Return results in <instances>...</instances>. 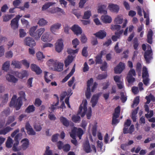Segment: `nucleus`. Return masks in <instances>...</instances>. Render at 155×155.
Here are the masks:
<instances>
[{"label":"nucleus","mask_w":155,"mask_h":155,"mask_svg":"<svg viewBox=\"0 0 155 155\" xmlns=\"http://www.w3.org/2000/svg\"><path fill=\"white\" fill-rule=\"evenodd\" d=\"M87 100L85 99L82 101V104L80 106L77 115H74L72 117V120L74 122L78 123L80 121L81 118L79 115H81L82 117L84 116L87 110Z\"/></svg>","instance_id":"obj_1"},{"label":"nucleus","mask_w":155,"mask_h":155,"mask_svg":"<svg viewBox=\"0 0 155 155\" xmlns=\"http://www.w3.org/2000/svg\"><path fill=\"white\" fill-rule=\"evenodd\" d=\"M37 26H33L31 28L29 31L30 35L33 37L36 40H38L41 35L45 31V29L41 28L35 31L37 28Z\"/></svg>","instance_id":"obj_2"},{"label":"nucleus","mask_w":155,"mask_h":155,"mask_svg":"<svg viewBox=\"0 0 155 155\" xmlns=\"http://www.w3.org/2000/svg\"><path fill=\"white\" fill-rule=\"evenodd\" d=\"M147 50L146 51L144 54V58L147 63H149L150 61L153 58V52L150 46L148 45Z\"/></svg>","instance_id":"obj_3"},{"label":"nucleus","mask_w":155,"mask_h":155,"mask_svg":"<svg viewBox=\"0 0 155 155\" xmlns=\"http://www.w3.org/2000/svg\"><path fill=\"white\" fill-rule=\"evenodd\" d=\"M20 97L17 99L18 105L16 108V110H19L22 104V101H26L27 99L25 98V93L23 91H21L19 92Z\"/></svg>","instance_id":"obj_4"},{"label":"nucleus","mask_w":155,"mask_h":155,"mask_svg":"<svg viewBox=\"0 0 155 155\" xmlns=\"http://www.w3.org/2000/svg\"><path fill=\"white\" fill-rule=\"evenodd\" d=\"M22 15H17L16 17L13 19L11 21V25L12 28L13 29H15L18 28V22Z\"/></svg>","instance_id":"obj_5"},{"label":"nucleus","mask_w":155,"mask_h":155,"mask_svg":"<svg viewBox=\"0 0 155 155\" xmlns=\"http://www.w3.org/2000/svg\"><path fill=\"white\" fill-rule=\"evenodd\" d=\"M20 131L19 129L18 128L12 133L11 134V136L12 137H14L15 136L14 140L15 141H18L19 140L21 139L22 136V134L21 133H19L17 134Z\"/></svg>","instance_id":"obj_6"},{"label":"nucleus","mask_w":155,"mask_h":155,"mask_svg":"<svg viewBox=\"0 0 155 155\" xmlns=\"http://www.w3.org/2000/svg\"><path fill=\"white\" fill-rule=\"evenodd\" d=\"M24 42L26 45L28 46L31 48L35 46L36 45L35 41L31 37H26L24 40Z\"/></svg>","instance_id":"obj_7"},{"label":"nucleus","mask_w":155,"mask_h":155,"mask_svg":"<svg viewBox=\"0 0 155 155\" xmlns=\"http://www.w3.org/2000/svg\"><path fill=\"white\" fill-rule=\"evenodd\" d=\"M125 64L122 62H120L114 68L115 73L117 74H120L124 68Z\"/></svg>","instance_id":"obj_8"},{"label":"nucleus","mask_w":155,"mask_h":155,"mask_svg":"<svg viewBox=\"0 0 155 155\" xmlns=\"http://www.w3.org/2000/svg\"><path fill=\"white\" fill-rule=\"evenodd\" d=\"M63 41L62 39L58 40L55 45V50L58 52H60L63 49Z\"/></svg>","instance_id":"obj_9"},{"label":"nucleus","mask_w":155,"mask_h":155,"mask_svg":"<svg viewBox=\"0 0 155 155\" xmlns=\"http://www.w3.org/2000/svg\"><path fill=\"white\" fill-rule=\"evenodd\" d=\"M71 29L74 32V34L77 35L81 34L82 33V30L81 28L77 25H74Z\"/></svg>","instance_id":"obj_10"},{"label":"nucleus","mask_w":155,"mask_h":155,"mask_svg":"<svg viewBox=\"0 0 155 155\" xmlns=\"http://www.w3.org/2000/svg\"><path fill=\"white\" fill-rule=\"evenodd\" d=\"M41 40L45 42H50L52 40V37L48 33H44L42 36Z\"/></svg>","instance_id":"obj_11"},{"label":"nucleus","mask_w":155,"mask_h":155,"mask_svg":"<svg viewBox=\"0 0 155 155\" xmlns=\"http://www.w3.org/2000/svg\"><path fill=\"white\" fill-rule=\"evenodd\" d=\"M94 35L98 38L103 39L106 37L107 33L104 30H101Z\"/></svg>","instance_id":"obj_12"},{"label":"nucleus","mask_w":155,"mask_h":155,"mask_svg":"<svg viewBox=\"0 0 155 155\" xmlns=\"http://www.w3.org/2000/svg\"><path fill=\"white\" fill-rule=\"evenodd\" d=\"M145 110L147 112V113L145 114V117L147 118H150L153 115V110L149 111V107L148 105L145 104L144 105Z\"/></svg>","instance_id":"obj_13"},{"label":"nucleus","mask_w":155,"mask_h":155,"mask_svg":"<svg viewBox=\"0 0 155 155\" xmlns=\"http://www.w3.org/2000/svg\"><path fill=\"white\" fill-rule=\"evenodd\" d=\"M31 70L35 71L38 75H39L42 73V71L41 68L35 64H31Z\"/></svg>","instance_id":"obj_14"},{"label":"nucleus","mask_w":155,"mask_h":155,"mask_svg":"<svg viewBox=\"0 0 155 155\" xmlns=\"http://www.w3.org/2000/svg\"><path fill=\"white\" fill-rule=\"evenodd\" d=\"M99 97V94H95L93 95L91 100V102L92 103V107H94L97 104Z\"/></svg>","instance_id":"obj_15"},{"label":"nucleus","mask_w":155,"mask_h":155,"mask_svg":"<svg viewBox=\"0 0 155 155\" xmlns=\"http://www.w3.org/2000/svg\"><path fill=\"white\" fill-rule=\"evenodd\" d=\"M17 96L16 95H14L12 97L10 103L9 104V106L10 107H15L16 110L18 105V102L17 100L16 101Z\"/></svg>","instance_id":"obj_16"},{"label":"nucleus","mask_w":155,"mask_h":155,"mask_svg":"<svg viewBox=\"0 0 155 155\" xmlns=\"http://www.w3.org/2000/svg\"><path fill=\"white\" fill-rule=\"evenodd\" d=\"M108 8L112 12H118L119 10V7L117 5L114 4H109Z\"/></svg>","instance_id":"obj_17"},{"label":"nucleus","mask_w":155,"mask_h":155,"mask_svg":"<svg viewBox=\"0 0 155 155\" xmlns=\"http://www.w3.org/2000/svg\"><path fill=\"white\" fill-rule=\"evenodd\" d=\"M6 79L9 82L15 83L18 81L17 78H15L14 76L9 74H8L6 76Z\"/></svg>","instance_id":"obj_18"},{"label":"nucleus","mask_w":155,"mask_h":155,"mask_svg":"<svg viewBox=\"0 0 155 155\" xmlns=\"http://www.w3.org/2000/svg\"><path fill=\"white\" fill-rule=\"evenodd\" d=\"M107 5H101L98 6L97 11L98 13L101 14H106L107 12L106 9Z\"/></svg>","instance_id":"obj_19"},{"label":"nucleus","mask_w":155,"mask_h":155,"mask_svg":"<svg viewBox=\"0 0 155 155\" xmlns=\"http://www.w3.org/2000/svg\"><path fill=\"white\" fill-rule=\"evenodd\" d=\"M83 149L84 151L87 153H90L91 151L89 142L88 140H86L84 143Z\"/></svg>","instance_id":"obj_20"},{"label":"nucleus","mask_w":155,"mask_h":155,"mask_svg":"<svg viewBox=\"0 0 155 155\" xmlns=\"http://www.w3.org/2000/svg\"><path fill=\"white\" fill-rule=\"evenodd\" d=\"M21 142L22 143L21 145L22 149L23 150H25L29 146V141L28 140L27 138H25L22 140Z\"/></svg>","instance_id":"obj_21"},{"label":"nucleus","mask_w":155,"mask_h":155,"mask_svg":"<svg viewBox=\"0 0 155 155\" xmlns=\"http://www.w3.org/2000/svg\"><path fill=\"white\" fill-rule=\"evenodd\" d=\"M74 59V57L72 56L68 55L65 59L64 61L66 67H68Z\"/></svg>","instance_id":"obj_22"},{"label":"nucleus","mask_w":155,"mask_h":155,"mask_svg":"<svg viewBox=\"0 0 155 155\" xmlns=\"http://www.w3.org/2000/svg\"><path fill=\"white\" fill-rule=\"evenodd\" d=\"M63 64L60 63L58 61L56 63V64L53 66L54 68L55 71H61L63 70Z\"/></svg>","instance_id":"obj_23"},{"label":"nucleus","mask_w":155,"mask_h":155,"mask_svg":"<svg viewBox=\"0 0 155 155\" xmlns=\"http://www.w3.org/2000/svg\"><path fill=\"white\" fill-rule=\"evenodd\" d=\"M61 26V23H57L51 26L50 28V30L51 32L54 33L56 30L59 29Z\"/></svg>","instance_id":"obj_24"},{"label":"nucleus","mask_w":155,"mask_h":155,"mask_svg":"<svg viewBox=\"0 0 155 155\" xmlns=\"http://www.w3.org/2000/svg\"><path fill=\"white\" fill-rule=\"evenodd\" d=\"M60 121L62 124L66 127H68L69 125V120L67 119L62 116L60 117Z\"/></svg>","instance_id":"obj_25"},{"label":"nucleus","mask_w":155,"mask_h":155,"mask_svg":"<svg viewBox=\"0 0 155 155\" xmlns=\"http://www.w3.org/2000/svg\"><path fill=\"white\" fill-rule=\"evenodd\" d=\"M13 128L9 126H8L3 129L0 130V135H5L7 133L12 130Z\"/></svg>","instance_id":"obj_26"},{"label":"nucleus","mask_w":155,"mask_h":155,"mask_svg":"<svg viewBox=\"0 0 155 155\" xmlns=\"http://www.w3.org/2000/svg\"><path fill=\"white\" fill-rule=\"evenodd\" d=\"M101 19L103 21L106 23H110L112 21L111 18L108 15L102 16Z\"/></svg>","instance_id":"obj_27"},{"label":"nucleus","mask_w":155,"mask_h":155,"mask_svg":"<svg viewBox=\"0 0 155 155\" xmlns=\"http://www.w3.org/2000/svg\"><path fill=\"white\" fill-rule=\"evenodd\" d=\"M145 99L147 100V101L145 103L146 104H149L150 101L153 102H155V97L152 94H150L148 96H147L145 97Z\"/></svg>","instance_id":"obj_28"},{"label":"nucleus","mask_w":155,"mask_h":155,"mask_svg":"<svg viewBox=\"0 0 155 155\" xmlns=\"http://www.w3.org/2000/svg\"><path fill=\"white\" fill-rule=\"evenodd\" d=\"M152 35L153 31L151 30H150L147 34V42L150 44L152 43Z\"/></svg>","instance_id":"obj_29"},{"label":"nucleus","mask_w":155,"mask_h":155,"mask_svg":"<svg viewBox=\"0 0 155 155\" xmlns=\"http://www.w3.org/2000/svg\"><path fill=\"white\" fill-rule=\"evenodd\" d=\"M139 107H137L135 109L133 110L132 113L131 118L133 121L135 122L136 121V114L137 113L139 110Z\"/></svg>","instance_id":"obj_30"},{"label":"nucleus","mask_w":155,"mask_h":155,"mask_svg":"<svg viewBox=\"0 0 155 155\" xmlns=\"http://www.w3.org/2000/svg\"><path fill=\"white\" fill-rule=\"evenodd\" d=\"M35 110V107L33 105H30L26 108L25 110V112L28 113L34 112Z\"/></svg>","instance_id":"obj_31"},{"label":"nucleus","mask_w":155,"mask_h":155,"mask_svg":"<svg viewBox=\"0 0 155 155\" xmlns=\"http://www.w3.org/2000/svg\"><path fill=\"white\" fill-rule=\"evenodd\" d=\"M44 77L45 81L47 83H48L51 81V80L49 79V78L50 79H52L53 78V75L51 74L49 76V77H48V72L46 71L44 72Z\"/></svg>","instance_id":"obj_32"},{"label":"nucleus","mask_w":155,"mask_h":155,"mask_svg":"<svg viewBox=\"0 0 155 155\" xmlns=\"http://www.w3.org/2000/svg\"><path fill=\"white\" fill-rule=\"evenodd\" d=\"M11 65L14 66L15 68L20 69L21 68V64L20 61L16 60H13L12 61Z\"/></svg>","instance_id":"obj_33"},{"label":"nucleus","mask_w":155,"mask_h":155,"mask_svg":"<svg viewBox=\"0 0 155 155\" xmlns=\"http://www.w3.org/2000/svg\"><path fill=\"white\" fill-rule=\"evenodd\" d=\"M15 120V117L14 115L9 116L5 123V125L7 126L12 123Z\"/></svg>","instance_id":"obj_34"},{"label":"nucleus","mask_w":155,"mask_h":155,"mask_svg":"<svg viewBox=\"0 0 155 155\" xmlns=\"http://www.w3.org/2000/svg\"><path fill=\"white\" fill-rule=\"evenodd\" d=\"M13 141L12 139L10 137H8L5 143L6 147L8 148H10L12 146Z\"/></svg>","instance_id":"obj_35"},{"label":"nucleus","mask_w":155,"mask_h":155,"mask_svg":"<svg viewBox=\"0 0 155 155\" xmlns=\"http://www.w3.org/2000/svg\"><path fill=\"white\" fill-rule=\"evenodd\" d=\"M10 62L9 61H7L3 64L2 69L5 71H7L9 68Z\"/></svg>","instance_id":"obj_36"},{"label":"nucleus","mask_w":155,"mask_h":155,"mask_svg":"<svg viewBox=\"0 0 155 155\" xmlns=\"http://www.w3.org/2000/svg\"><path fill=\"white\" fill-rule=\"evenodd\" d=\"M50 12L51 13H52L58 12H60L62 14H64V12L63 9L58 7L53 8L50 11Z\"/></svg>","instance_id":"obj_37"},{"label":"nucleus","mask_w":155,"mask_h":155,"mask_svg":"<svg viewBox=\"0 0 155 155\" xmlns=\"http://www.w3.org/2000/svg\"><path fill=\"white\" fill-rule=\"evenodd\" d=\"M140 101L139 97L137 96L135 98L133 102V104L131 105L132 108L136 107L139 104Z\"/></svg>","instance_id":"obj_38"},{"label":"nucleus","mask_w":155,"mask_h":155,"mask_svg":"<svg viewBox=\"0 0 155 155\" xmlns=\"http://www.w3.org/2000/svg\"><path fill=\"white\" fill-rule=\"evenodd\" d=\"M18 77L21 79H23L24 77H27L28 75L27 71H23L21 73L18 72Z\"/></svg>","instance_id":"obj_39"},{"label":"nucleus","mask_w":155,"mask_h":155,"mask_svg":"<svg viewBox=\"0 0 155 155\" xmlns=\"http://www.w3.org/2000/svg\"><path fill=\"white\" fill-rule=\"evenodd\" d=\"M149 75L148 73V71L147 70V69L145 67H144L143 68V71H142V77L144 78V77H149Z\"/></svg>","instance_id":"obj_40"},{"label":"nucleus","mask_w":155,"mask_h":155,"mask_svg":"<svg viewBox=\"0 0 155 155\" xmlns=\"http://www.w3.org/2000/svg\"><path fill=\"white\" fill-rule=\"evenodd\" d=\"M54 96L57 97L58 100L57 102L55 104H52L51 107L49 108L50 109H51V113L54 112V110L56 109V107H55V106H57L59 104V101L58 97L57 95L56 94H54Z\"/></svg>","instance_id":"obj_41"},{"label":"nucleus","mask_w":155,"mask_h":155,"mask_svg":"<svg viewBox=\"0 0 155 155\" xmlns=\"http://www.w3.org/2000/svg\"><path fill=\"white\" fill-rule=\"evenodd\" d=\"M10 114V109L9 107L6 108L1 113V115L3 116H7Z\"/></svg>","instance_id":"obj_42"},{"label":"nucleus","mask_w":155,"mask_h":155,"mask_svg":"<svg viewBox=\"0 0 155 155\" xmlns=\"http://www.w3.org/2000/svg\"><path fill=\"white\" fill-rule=\"evenodd\" d=\"M107 77V73L104 74H99L97 77H96L97 79L98 80H101L103 79H105Z\"/></svg>","instance_id":"obj_43"},{"label":"nucleus","mask_w":155,"mask_h":155,"mask_svg":"<svg viewBox=\"0 0 155 155\" xmlns=\"http://www.w3.org/2000/svg\"><path fill=\"white\" fill-rule=\"evenodd\" d=\"M120 112V107L119 106H117L114 110V112L113 114V115L119 117Z\"/></svg>","instance_id":"obj_44"},{"label":"nucleus","mask_w":155,"mask_h":155,"mask_svg":"<svg viewBox=\"0 0 155 155\" xmlns=\"http://www.w3.org/2000/svg\"><path fill=\"white\" fill-rule=\"evenodd\" d=\"M91 15V13L90 11H87L85 12L84 15L83 17V19H88Z\"/></svg>","instance_id":"obj_45"},{"label":"nucleus","mask_w":155,"mask_h":155,"mask_svg":"<svg viewBox=\"0 0 155 155\" xmlns=\"http://www.w3.org/2000/svg\"><path fill=\"white\" fill-rule=\"evenodd\" d=\"M2 103L3 104L6 103L8 99V94H5L2 97Z\"/></svg>","instance_id":"obj_46"},{"label":"nucleus","mask_w":155,"mask_h":155,"mask_svg":"<svg viewBox=\"0 0 155 155\" xmlns=\"http://www.w3.org/2000/svg\"><path fill=\"white\" fill-rule=\"evenodd\" d=\"M84 132L83 130L81 128H79L77 132V134L79 139H81L82 135L83 134Z\"/></svg>","instance_id":"obj_47"},{"label":"nucleus","mask_w":155,"mask_h":155,"mask_svg":"<svg viewBox=\"0 0 155 155\" xmlns=\"http://www.w3.org/2000/svg\"><path fill=\"white\" fill-rule=\"evenodd\" d=\"M134 48L135 50H137L139 46V43L138 42L137 38H135L133 40Z\"/></svg>","instance_id":"obj_48"},{"label":"nucleus","mask_w":155,"mask_h":155,"mask_svg":"<svg viewBox=\"0 0 155 155\" xmlns=\"http://www.w3.org/2000/svg\"><path fill=\"white\" fill-rule=\"evenodd\" d=\"M102 57L101 56H100L98 54L96 57H95V62L96 64H101L102 63V59L101 58Z\"/></svg>","instance_id":"obj_49"},{"label":"nucleus","mask_w":155,"mask_h":155,"mask_svg":"<svg viewBox=\"0 0 155 155\" xmlns=\"http://www.w3.org/2000/svg\"><path fill=\"white\" fill-rule=\"evenodd\" d=\"M71 146L68 144H67L64 145L62 149L65 152H68L70 150Z\"/></svg>","instance_id":"obj_50"},{"label":"nucleus","mask_w":155,"mask_h":155,"mask_svg":"<svg viewBox=\"0 0 155 155\" xmlns=\"http://www.w3.org/2000/svg\"><path fill=\"white\" fill-rule=\"evenodd\" d=\"M136 75V72L134 69L133 68L130 69L128 74V76H135Z\"/></svg>","instance_id":"obj_51"},{"label":"nucleus","mask_w":155,"mask_h":155,"mask_svg":"<svg viewBox=\"0 0 155 155\" xmlns=\"http://www.w3.org/2000/svg\"><path fill=\"white\" fill-rule=\"evenodd\" d=\"M42 102V101L39 98H37L35 99L34 104L36 107H39L41 105Z\"/></svg>","instance_id":"obj_52"},{"label":"nucleus","mask_w":155,"mask_h":155,"mask_svg":"<svg viewBox=\"0 0 155 155\" xmlns=\"http://www.w3.org/2000/svg\"><path fill=\"white\" fill-rule=\"evenodd\" d=\"M47 22L44 18L40 19L38 23V25L41 26H43L46 25Z\"/></svg>","instance_id":"obj_53"},{"label":"nucleus","mask_w":155,"mask_h":155,"mask_svg":"<svg viewBox=\"0 0 155 155\" xmlns=\"http://www.w3.org/2000/svg\"><path fill=\"white\" fill-rule=\"evenodd\" d=\"M118 117L117 116L113 115L112 120V124L113 125L119 123V121L118 119H117Z\"/></svg>","instance_id":"obj_54"},{"label":"nucleus","mask_w":155,"mask_h":155,"mask_svg":"<svg viewBox=\"0 0 155 155\" xmlns=\"http://www.w3.org/2000/svg\"><path fill=\"white\" fill-rule=\"evenodd\" d=\"M123 21V19L120 17L118 16L115 18L114 20L116 24H121Z\"/></svg>","instance_id":"obj_55"},{"label":"nucleus","mask_w":155,"mask_h":155,"mask_svg":"<svg viewBox=\"0 0 155 155\" xmlns=\"http://www.w3.org/2000/svg\"><path fill=\"white\" fill-rule=\"evenodd\" d=\"M119 43L117 42L114 47V50L117 53H120L122 51V49H119L118 47Z\"/></svg>","instance_id":"obj_56"},{"label":"nucleus","mask_w":155,"mask_h":155,"mask_svg":"<svg viewBox=\"0 0 155 155\" xmlns=\"http://www.w3.org/2000/svg\"><path fill=\"white\" fill-rule=\"evenodd\" d=\"M79 41L77 38H76L74 39L72 41V44L73 45L74 48H76L77 46L79 45Z\"/></svg>","instance_id":"obj_57"},{"label":"nucleus","mask_w":155,"mask_h":155,"mask_svg":"<svg viewBox=\"0 0 155 155\" xmlns=\"http://www.w3.org/2000/svg\"><path fill=\"white\" fill-rule=\"evenodd\" d=\"M13 17L12 15H5L3 17V21H7L10 20Z\"/></svg>","instance_id":"obj_58"},{"label":"nucleus","mask_w":155,"mask_h":155,"mask_svg":"<svg viewBox=\"0 0 155 155\" xmlns=\"http://www.w3.org/2000/svg\"><path fill=\"white\" fill-rule=\"evenodd\" d=\"M134 125H131L129 127V129L127 130V134L129 133L132 134V133L134 131Z\"/></svg>","instance_id":"obj_59"},{"label":"nucleus","mask_w":155,"mask_h":155,"mask_svg":"<svg viewBox=\"0 0 155 155\" xmlns=\"http://www.w3.org/2000/svg\"><path fill=\"white\" fill-rule=\"evenodd\" d=\"M38 60H41L45 58L42 53L41 52H38L36 54Z\"/></svg>","instance_id":"obj_60"},{"label":"nucleus","mask_w":155,"mask_h":155,"mask_svg":"<svg viewBox=\"0 0 155 155\" xmlns=\"http://www.w3.org/2000/svg\"><path fill=\"white\" fill-rule=\"evenodd\" d=\"M91 114V107H89L88 109V111L86 114L87 117V119H91V117L92 115Z\"/></svg>","instance_id":"obj_61"},{"label":"nucleus","mask_w":155,"mask_h":155,"mask_svg":"<svg viewBox=\"0 0 155 155\" xmlns=\"http://www.w3.org/2000/svg\"><path fill=\"white\" fill-rule=\"evenodd\" d=\"M78 49H76L74 50H72L71 49H68L67 50V52L68 54H74L77 53L78 52Z\"/></svg>","instance_id":"obj_62"},{"label":"nucleus","mask_w":155,"mask_h":155,"mask_svg":"<svg viewBox=\"0 0 155 155\" xmlns=\"http://www.w3.org/2000/svg\"><path fill=\"white\" fill-rule=\"evenodd\" d=\"M87 47H84L83 48L82 51V55L85 57H87Z\"/></svg>","instance_id":"obj_63"},{"label":"nucleus","mask_w":155,"mask_h":155,"mask_svg":"<svg viewBox=\"0 0 155 155\" xmlns=\"http://www.w3.org/2000/svg\"><path fill=\"white\" fill-rule=\"evenodd\" d=\"M19 36L20 38H23L26 35V32L23 29H21L19 30Z\"/></svg>","instance_id":"obj_64"}]
</instances>
